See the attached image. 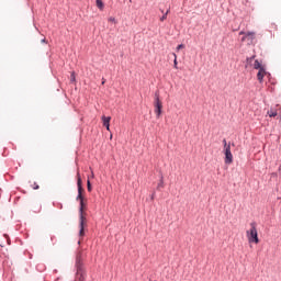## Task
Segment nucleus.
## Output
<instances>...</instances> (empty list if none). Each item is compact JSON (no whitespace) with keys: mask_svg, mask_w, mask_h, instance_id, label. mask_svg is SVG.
<instances>
[{"mask_svg":"<svg viewBox=\"0 0 281 281\" xmlns=\"http://www.w3.org/2000/svg\"><path fill=\"white\" fill-rule=\"evenodd\" d=\"M246 236L248 238V243H255V245H258L260 243V239L258 238V228H256V223H250V229L246 232Z\"/></svg>","mask_w":281,"mask_h":281,"instance_id":"f257e3e1","label":"nucleus"},{"mask_svg":"<svg viewBox=\"0 0 281 281\" xmlns=\"http://www.w3.org/2000/svg\"><path fill=\"white\" fill-rule=\"evenodd\" d=\"M224 149L223 153L225 155L224 161L226 165L234 164V155H232V145L227 144V139H223Z\"/></svg>","mask_w":281,"mask_h":281,"instance_id":"f03ea898","label":"nucleus"},{"mask_svg":"<svg viewBox=\"0 0 281 281\" xmlns=\"http://www.w3.org/2000/svg\"><path fill=\"white\" fill-rule=\"evenodd\" d=\"M80 222H79V238L85 237V223H87V218L85 217V200L80 201Z\"/></svg>","mask_w":281,"mask_h":281,"instance_id":"7ed1b4c3","label":"nucleus"},{"mask_svg":"<svg viewBox=\"0 0 281 281\" xmlns=\"http://www.w3.org/2000/svg\"><path fill=\"white\" fill-rule=\"evenodd\" d=\"M241 37V43H247V45H254L256 43V32H239Z\"/></svg>","mask_w":281,"mask_h":281,"instance_id":"20e7f679","label":"nucleus"},{"mask_svg":"<svg viewBox=\"0 0 281 281\" xmlns=\"http://www.w3.org/2000/svg\"><path fill=\"white\" fill-rule=\"evenodd\" d=\"M154 106H155L156 117L157 119L161 117V109H164V104L161 103V100H159L158 92L155 93Z\"/></svg>","mask_w":281,"mask_h":281,"instance_id":"39448f33","label":"nucleus"},{"mask_svg":"<svg viewBox=\"0 0 281 281\" xmlns=\"http://www.w3.org/2000/svg\"><path fill=\"white\" fill-rule=\"evenodd\" d=\"M77 186H78V196L77 200L85 201V196H82V178H80V173H77Z\"/></svg>","mask_w":281,"mask_h":281,"instance_id":"423d86ee","label":"nucleus"},{"mask_svg":"<svg viewBox=\"0 0 281 281\" xmlns=\"http://www.w3.org/2000/svg\"><path fill=\"white\" fill-rule=\"evenodd\" d=\"M86 276L87 272L85 271V269H82V267H78L75 281H85Z\"/></svg>","mask_w":281,"mask_h":281,"instance_id":"0eeeda50","label":"nucleus"},{"mask_svg":"<svg viewBox=\"0 0 281 281\" xmlns=\"http://www.w3.org/2000/svg\"><path fill=\"white\" fill-rule=\"evenodd\" d=\"M265 76H267V69L266 68H261L260 70H258L257 79L260 82V85H262V82H265Z\"/></svg>","mask_w":281,"mask_h":281,"instance_id":"6e6552de","label":"nucleus"},{"mask_svg":"<svg viewBox=\"0 0 281 281\" xmlns=\"http://www.w3.org/2000/svg\"><path fill=\"white\" fill-rule=\"evenodd\" d=\"M281 108L280 105H276V108H271L267 113L269 117H277L278 113H280Z\"/></svg>","mask_w":281,"mask_h":281,"instance_id":"1a4fd4ad","label":"nucleus"},{"mask_svg":"<svg viewBox=\"0 0 281 281\" xmlns=\"http://www.w3.org/2000/svg\"><path fill=\"white\" fill-rule=\"evenodd\" d=\"M101 120H102L103 126H105L106 131H111V116L103 115L101 117Z\"/></svg>","mask_w":281,"mask_h":281,"instance_id":"9d476101","label":"nucleus"},{"mask_svg":"<svg viewBox=\"0 0 281 281\" xmlns=\"http://www.w3.org/2000/svg\"><path fill=\"white\" fill-rule=\"evenodd\" d=\"M252 67H254V69H258V71H260L261 69H265V66H262V64L259 63L258 59L255 60Z\"/></svg>","mask_w":281,"mask_h":281,"instance_id":"9b49d317","label":"nucleus"},{"mask_svg":"<svg viewBox=\"0 0 281 281\" xmlns=\"http://www.w3.org/2000/svg\"><path fill=\"white\" fill-rule=\"evenodd\" d=\"M95 5L100 12L104 10V2L102 0H95Z\"/></svg>","mask_w":281,"mask_h":281,"instance_id":"f8f14e48","label":"nucleus"},{"mask_svg":"<svg viewBox=\"0 0 281 281\" xmlns=\"http://www.w3.org/2000/svg\"><path fill=\"white\" fill-rule=\"evenodd\" d=\"M161 188H164V178L160 179V181L157 186V190H161Z\"/></svg>","mask_w":281,"mask_h":281,"instance_id":"ddd939ff","label":"nucleus"},{"mask_svg":"<svg viewBox=\"0 0 281 281\" xmlns=\"http://www.w3.org/2000/svg\"><path fill=\"white\" fill-rule=\"evenodd\" d=\"M172 56L175 57L173 67H175V69H177V65H178V63H177V54L173 53Z\"/></svg>","mask_w":281,"mask_h":281,"instance_id":"4468645a","label":"nucleus"},{"mask_svg":"<svg viewBox=\"0 0 281 281\" xmlns=\"http://www.w3.org/2000/svg\"><path fill=\"white\" fill-rule=\"evenodd\" d=\"M108 21L109 23H117V21L113 16L109 18Z\"/></svg>","mask_w":281,"mask_h":281,"instance_id":"2eb2a0df","label":"nucleus"},{"mask_svg":"<svg viewBox=\"0 0 281 281\" xmlns=\"http://www.w3.org/2000/svg\"><path fill=\"white\" fill-rule=\"evenodd\" d=\"M76 80V72H71L70 75V81L74 82Z\"/></svg>","mask_w":281,"mask_h":281,"instance_id":"dca6fc26","label":"nucleus"},{"mask_svg":"<svg viewBox=\"0 0 281 281\" xmlns=\"http://www.w3.org/2000/svg\"><path fill=\"white\" fill-rule=\"evenodd\" d=\"M87 188H88V192H91V181L87 180Z\"/></svg>","mask_w":281,"mask_h":281,"instance_id":"f3484780","label":"nucleus"},{"mask_svg":"<svg viewBox=\"0 0 281 281\" xmlns=\"http://www.w3.org/2000/svg\"><path fill=\"white\" fill-rule=\"evenodd\" d=\"M186 48V45L183 44H180L177 46V52H179L180 49H184Z\"/></svg>","mask_w":281,"mask_h":281,"instance_id":"a211bd4d","label":"nucleus"},{"mask_svg":"<svg viewBox=\"0 0 281 281\" xmlns=\"http://www.w3.org/2000/svg\"><path fill=\"white\" fill-rule=\"evenodd\" d=\"M166 19H168V13H165V14L160 18V21L164 22V21H166Z\"/></svg>","mask_w":281,"mask_h":281,"instance_id":"6ab92c4d","label":"nucleus"},{"mask_svg":"<svg viewBox=\"0 0 281 281\" xmlns=\"http://www.w3.org/2000/svg\"><path fill=\"white\" fill-rule=\"evenodd\" d=\"M7 237L8 240V245H10V237L8 235H4Z\"/></svg>","mask_w":281,"mask_h":281,"instance_id":"aec40b11","label":"nucleus"},{"mask_svg":"<svg viewBox=\"0 0 281 281\" xmlns=\"http://www.w3.org/2000/svg\"><path fill=\"white\" fill-rule=\"evenodd\" d=\"M151 201H155V193L151 194Z\"/></svg>","mask_w":281,"mask_h":281,"instance_id":"412c9836","label":"nucleus"},{"mask_svg":"<svg viewBox=\"0 0 281 281\" xmlns=\"http://www.w3.org/2000/svg\"><path fill=\"white\" fill-rule=\"evenodd\" d=\"M256 58V56H252L250 58H248V60H254Z\"/></svg>","mask_w":281,"mask_h":281,"instance_id":"4be33fe9","label":"nucleus"},{"mask_svg":"<svg viewBox=\"0 0 281 281\" xmlns=\"http://www.w3.org/2000/svg\"><path fill=\"white\" fill-rule=\"evenodd\" d=\"M34 190H38V186H35Z\"/></svg>","mask_w":281,"mask_h":281,"instance_id":"5701e85b","label":"nucleus"},{"mask_svg":"<svg viewBox=\"0 0 281 281\" xmlns=\"http://www.w3.org/2000/svg\"><path fill=\"white\" fill-rule=\"evenodd\" d=\"M170 13V10H167L166 14H169Z\"/></svg>","mask_w":281,"mask_h":281,"instance_id":"b1692460","label":"nucleus"},{"mask_svg":"<svg viewBox=\"0 0 281 281\" xmlns=\"http://www.w3.org/2000/svg\"><path fill=\"white\" fill-rule=\"evenodd\" d=\"M110 139H113V135L110 136Z\"/></svg>","mask_w":281,"mask_h":281,"instance_id":"393cba45","label":"nucleus"},{"mask_svg":"<svg viewBox=\"0 0 281 281\" xmlns=\"http://www.w3.org/2000/svg\"><path fill=\"white\" fill-rule=\"evenodd\" d=\"M105 80L103 79L102 85H104Z\"/></svg>","mask_w":281,"mask_h":281,"instance_id":"a878e982","label":"nucleus"},{"mask_svg":"<svg viewBox=\"0 0 281 281\" xmlns=\"http://www.w3.org/2000/svg\"><path fill=\"white\" fill-rule=\"evenodd\" d=\"M81 240L79 239L78 245H80Z\"/></svg>","mask_w":281,"mask_h":281,"instance_id":"bb28decb","label":"nucleus"},{"mask_svg":"<svg viewBox=\"0 0 281 281\" xmlns=\"http://www.w3.org/2000/svg\"><path fill=\"white\" fill-rule=\"evenodd\" d=\"M42 43H45V40H42Z\"/></svg>","mask_w":281,"mask_h":281,"instance_id":"cd10ccee","label":"nucleus"},{"mask_svg":"<svg viewBox=\"0 0 281 281\" xmlns=\"http://www.w3.org/2000/svg\"><path fill=\"white\" fill-rule=\"evenodd\" d=\"M91 177H94V176H93V172L91 173Z\"/></svg>","mask_w":281,"mask_h":281,"instance_id":"c85d7f7f","label":"nucleus"},{"mask_svg":"<svg viewBox=\"0 0 281 281\" xmlns=\"http://www.w3.org/2000/svg\"><path fill=\"white\" fill-rule=\"evenodd\" d=\"M131 1H133V0H130V3H131Z\"/></svg>","mask_w":281,"mask_h":281,"instance_id":"c756f323","label":"nucleus"}]
</instances>
